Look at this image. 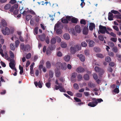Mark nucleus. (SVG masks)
<instances>
[{
    "label": "nucleus",
    "instance_id": "f704fd0d",
    "mask_svg": "<svg viewBox=\"0 0 121 121\" xmlns=\"http://www.w3.org/2000/svg\"><path fill=\"white\" fill-rule=\"evenodd\" d=\"M62 22L63 23H68V21L66 18H62L61 20Z\"/></svg>",
    "mask_w": 121,
    "mask_h": 121
},
{
    "label": "nucleus",
    "instance_id": "1a4fd4ad",
    "mask_svg": "<svg viewBox=\"0 0 121 121\" xmlns=\"http://www.w3.org/2000/svg\"><path fill=\"white\" fill-rule=\"evenodd\" d=\"M84 71V69L81 67H78L76 69V71L78 73L83 72Z\"/></svg>",
    "mask_w": 121,
    "mask_h": 121
},
{
    "label": "nucleus",
    "instance_id": "13d9d810",
    "mask_svg": "<svg viewBox=\"0 0 121 121\" xmlns=\"http://www.w3.org/2000/svg\"><path fill=\"white\" fill-rule=\"evenodd\" d=\"M38 27H36L34 30V34H37L38 33Z\"/></svg>",
    "mask_w": 121,
    "mask_h": 121
},
{
    "label": "nucleus",
    "instance_id": "7ed1b4c3",
    "mask_svg": "<svg viewBox=\"0 0 121 121\" xmlns=\"http://www.w3.org/2000/svg\"><path fill=\"white\" fill-rule=\"evenodd\" d=\"M79 46L78 45H75L71 47L70 48L71 52L72 53H74L76 52L79 50Z\"/></svg>",
    "mask_w": 121,
    "mask_h": 121
},
{
    "label": "nucleus",
    "instance_id": "a878e982",
    "mask_svg": "<svg viewBox=\"0 0 121 121\" xmlns=\"http://www.w3.org/2000/svg\"><path fill=\"white\" fill-rule=\"evenodd\" d=\"M56 42V39L55 38H52L50 40V43L51 44H55Z\"/></svg>",
    "mask_w": 121,
    "mask_h": 121
},
{
    "label": "nucleus",
    "instance_id": "3c124183",
    "mask_svg": "<svg viewBox=\"0 0 121 121\" xmlns=\"http://www.w3.org/2000/svg\"><path fill=\"white\" fill-rule=\"evenodd\" d=\"M31 55L30 53H28L26 56V58L27 59H30L31 57Z\"/></svg>",
    "mask_w": 121,
    "mask_h": 121
},
{
    "label": "nucleus",
    "instance_id": "2eb2a0df",
    "mask_svg": "<svg viewBox=\"0 0 121 121\" xmlns=\"http://www.w3.org/2000/svg\"><path fill=\"white\" fill-rule=\"evenodd\" d=\"M95 24L92 23H91L90 24V25L89 27V29L90 30H92L93 28H95Z\"/></svg>",
    "mask_w": 121,
    "mask_h": 121
},
{
    "label": "nucleus",
    "instance_id": "39448f33",
    "mask_svg": "<svg viewBox=\"0 0 121 121\" xmlns=\"http://www.w3.org/2000/svg\"><path fill=\"white\" fill-rule=\"evenodd\" d=\"M107 29L106 28L105 26H104L101 25L99 26V32L102 34H104Z\"/></svg>",
    "mask_w": 121,
    "mask_h": 121
},
{
    "label": "nucleus",
    "instance_id": "f8f14e48",
    "mask_svg": "<svg viewBox=\"0 0 121 121\" xmlns=\"http://www.w3.org/2000/svg\"><path fill=\"white\" fill-rule=\"evenodd\" d=\"M76 75V73H74L72 74L71 78V80L73 82H75V80H74V79L75 78Z\"/></svg>",
    "mask_w": 121,
    "mask_h": 121
},
{
    "label": "nucleus",
    "instance_id": "f3484780",
    "mask_svg": "<svg viewBox=\"0 0 121 121\" xmlns=\"http://www.w3.org/2000/svg\"><path fill=\"white\" fill-rule=\"evenodd\" d=\"M88 32V29L86 27H84L83 30V33L85 35H87Z\"/></svg>",
    "mask_w": 121,
    "mask_h": 121
},
{
    "label": "nucleus",
    "instance_id": "603ef678",
    "mask_svg": "<svg viewBox=\"0 0 121 121\" xmlns=\"http://www.w3.org/2000/svg\"><path fill=\"white\" fill-rule=\"evenodd\" d=\"M78 80L79 81H80L81 80L82 78V76L80 74H79L77 77Z\"/></svg>",
    "mask_w": 121,
    "mask_h": 121
},
{
    "label": "nucleus",
    "instance_id": "bf43d9fd",
    "mask_svg": "<svg viewBox=\"0 0 121 121\" xmlns=\"http://www.w3.org/2000/svg\"><path fill=\"white\" fill-rule=\"evenodd\" d=\"M113 28L115 30L117 31H118L119 29L118 27L116 26H113Z\"/></svg>",
    "mask_w": 121,
    "mask_h": 121
},
{
    "label": "nucleus",
    "instance_id": "8fccbe9b",
    "mask_svg": "<svg viewBox=\"0 0 121 121\" xmlns=\"http://www.w3.org/2000/svg\"><path fill=\"white\" fill-rule=\"evenodd\" d=\"M111 13L114 14H119L120 13H119L117 11L114 10H111Z\"/></svg>",
    "mask_w": 121,
    "mask_h": 121
},
{
    "label": "nucleus",
    "instance_id": "6ab92c4d",
    "mask_svg": "<svg viewBox=\"0 0 121 121\" xmlns=\"http://www.w3.org/2000/svg\"><path fill=\"white\" fill-rule=\"evenodd\" d=\"M1 25L3 27L7 26V23L4 19H2L1 20Z\"/></svg>",
    "mask_w": 121,
    "mask_h": 121
},
{
    "label": "nucleus",
    "instance_id": "e2e57ef3",
    "mask_svg": "<svg viewBox=\"0 0 121 121\" xmlns=\"http://www.w3.org/2000/svg\"><path fill=\"white\" fill-rule=\"evenodd\" d=\"M97 102L98 103H100L102 102L103 101V100L101 98L100 99H97Z\"/></svg>",
    "mask_w": 121,
    "mask_h": 121
},
{
    "label": "nucleus",
    "instance_id": "72a5a7b5",
    "mask_svg": "<svg viewBox=\"0 0 121 121\" xmlns=\"http://www.w3.org/2000/svg\"><path fill=\"white\" fill-rule=\"evenodd\" d=\"M9 53L10 57L12 59H14V56L13 52L11 51H9Z\"/></svg>",
    "mask_w": 121,
    "mask_h": 121
},
{
    "label": "nucleus",
    "instance_id": "864d4df0",
    "mask_svg": "<svg viewBox=\"0 0 121 121\" xmlns=\"http://www.w3.org/2000/svg\"><path fill=\"white\" fill-rule=\"evenodd\" d=\"M21 49L24 51V49L25 48V47H24V45L23 44H22L20 45Z\"/></svg>",
    "mask_w": 121,
    "mask_h": 121
},
{
    "label": "nucleus",
    "instance_id": "de8ad7c7",
    "mask_svg": "<svg viewBox=\"0 0 121 121\" xmlns=\"http://www.w3.org/2000/svg\"><path fill=\"white\" fill-rule=\"evenodd\" d=\"M84 53L86 55L88 56L89 55V51L88 49H86L85 50Z\"/></svg>",
    "mask_w": 121,
    "mask_h": 121
},
{
    "label": "nucleus",
    "instance_id": "37998d69",
    "mask_svg": "<svg viewBox=\"0 0 121 121\" xmlns=\"http://www.w3.org/2000/svg\"><path fill=\"white\" fill-rule=\"evenodd\" d=\"M49 76L50 78H52L53 77V73L51 71H49Z\"/></svg>",
    "mask_w": 121,
    "mask_h": 121
},
{
    "label": "nucleus",
    "instance_id": "dca6fc26",
    "mask_svg": "<svg viewBox=\"0 0 121 121\" xmlns=\"http://www.w3.org/2000/svg\"><path fill=\"white\" fill-rule=\"evenodd\" d=\"M63 37L64 39L66 40L69 39L70 37L69 35L67 33H66L63 35Z\"/></svg>",
    "mask_w": 121,
    "mask_h": 121
},
{
    "label": "nucleus",
    "instance_id": "a211bd4d",
    "mask_svg": "<svg viewBox=\"0 0 121 121\" xmlns=\"http://www.w3.org/2000/svg\"><path fill=\"white\" fill-rule=\"evenodd\" d=\"M113 14L110 12H109L108 13V18L109 20H112L113 19Z\"/></svg>",
    "mask_w": 121,
    "mask_h": 121
},
{
    "label": "nucleus",
    "instance_id": "aec40b11",
    "mask_svg": "<svg viewBox=\"0 0 121 121\" xmlns=\"http://www.w3.org/2000/svg\"><path fill=\"white\" fill-rule=\"evenodd\" d=\"M34 84L36 86H38L40 88H41L42 87V84L40 81L38 83L37 82H35Z\"/></svg>",
    "mask_w": 121,
    "mask_h": 121
},
{
    "label": "nucleus",
    "instance_id": "423d86ee",
    "mask_svg": "<svg viewBox=\"0 0 121 121\" xmlns=\"http://www.w3.org/2000/svg\"><path fill=\"white\" fill-rule=\"evenodd\" d=\"M95 71L99 73L100 75L103 74L104 72V71L101 69H99L97 66H95Z\"/></svg>",
    "mask_w": 121,
    "mask_h": 121
},
{
    "label": "nucleus",
    "instance_id": "f257e3e1",
    "mask_svg": "<svg viewBox=\"0 0 121 121\" xmlns=\"http://www.w3.org/2000/svg\"><path fill=\"white\" fill-rule=\"evenodd\" d=\"M60 26V24L57 23L56 24L54 28V30L56 31L57 34H61L62 32L61 29L59 28Z\"/></svg>",
    "mask_w": 121,
    "mask_h": 121
},
{
    "label": "nucleus",
    "instance_id": "58836bf2",
    "mask_svg": "<svg viewBox=\"0 0 121 121\" xmlns=\"http://www.w3.org/2000/svg\"><path fill=\"white\" fill-rule=\"evenodd\" d=\"M113 50L114 52L115 53L118 52V51L117 48L116 47H114L113 48Z\"/></svg>",
    "mask_w": 121,
    "mask_h": 121
},
{
    "label": "nucleus",
    "instance_id": "c85d7f7f",
    "mask_svg": "<svg viewBox=\"0 0 121 121\" xmlns=\"http://www.w3.org/2000/svg\"><path fill=\"white\" fill-rule=\"evenodd\" d=\"M64 59L65 61H68L70 60V56L68 55L64 57Z\"/></svg>",
    "mask_w": 121,
    "mask_h": 121
},
{
    "label": "nucleus",
    "instance_id": "a18cd8bd",
    "mask_svg": "<svg viewBox=\"0 0 121 121\" xmlns=\"http://www.w3.org/2000/svg\"><path fill=\"white\" fill-rule=\"evenodd\" d=\"M32 16L30 15H28L26 16V19L27 21H29L31 18Z\"/></svg>",
    "mask_w": 121,
    "mask_h": 121
},
{
    "label": "nucleus",
    "instance_id": "4c0bfd02",
    "mask_svg": "<svg viewBox=\"0 0 121 121\" xmlns=\"http://www.w3.org/2000/svg\"><path fill=\"white\" fill-rule=\"evenodd\" d=\"M96 56L97 57L101 58H102L104 57V56L102 54L100 53L97 54H96Z\"/></svg>",
    "mask_w": 121,
    "mask_h": 121
},
{
    "label": "nucleus",
    "instance_id": "412c9836",
    "mask_svg": "<svg viewBox=\"0 0 121 121\" xmlns=\"http://www.w3.org/2000/svg\"><path fill=\"white\" fill-rule=\"evenodd\" d=\"M61 69L63 70H65L67 69V65L65 63H63L62 65L61 66Z\"/></svg>",
    "mask_w": 121,
    "mask_h": 121
},
{
    "label": "nucleus",
    "instance_id": "4468645a",
    "mask_svg": "<svg viewBox=\"0 0 121 121\" xmlns=\"http://www.w3.org/2000/svg\"><path fill=\"white\" fill-rule=\"evenodd\" d=\"M75 30L76 32L78 33H79L81 31L80 27L78 25H77L75 26Z\"/></svg>",
    "mask_w": 121,
    "mask_h": 121
},
{
    "label": "nucleus",
    "instance_id": "0eeeda50",
    "mask_svg": "<svg viewBox=\"0 0 121 121\" xmlns=\"http://www.w3.org/2000/svg\"><path fill=\"white\" fill-rule=\"evenodd\" d=\"M62 64L63 63L60 62H57L56 64V69H61V66L62 65Z\"/></svg>",
    "mask_w": 121,
    "mask_h": 121
},
{
    "label": "nucleus",
    "instance_id": "20e7f679",
    "mask_svg": "<svg viewBox=\"0 0 121 121\" xmlns=\"http://www.w3.org/2000/svg\"><path fill=\"white\" fill-rule=\"evenodd\" d=\"M2 31L3 34L5 35H9L10 33L9 29L7 27H5L4 30H2Z\"/></svg>",
    "mask_w": 121,
    "mask_h": 121
},
{
    "label": "nucleus",
    "instance_id": "9d476101",
    "mask_svg": "<svg viewBox=\"0 0 121 121\" xmlns=\"http://www.w3.org/2000/svg\"><path fill=\"white\" fill-rule=\"evenodd\" d=\"M78 56L80 60L82 61H84L85 59V57L83 55L81 54L80 55H78Z\"/></svg>",
    "mask_w": 121,
    "mask_h": 121
},
{
    "label": "nucleus",
    "instance_id": "c03bdc74",
    "mask_svg": "<svg viewBox=\"0 0 121 121\" xmlns=\"http://www.w3.org/2000/svg\"><path fill=\"white\" fill-rule=\"evenodd\" d=\"M105 61L108 62H109L111 60V59L110 57H107L105 58Z\"/></svg>",
    "mask_w": 121,
    "mask_h": 121
},
{
    "label": "nucleus",
    "instance_id": "774afa93",
    "mask_svg": "<svg viewBox=\"0 0 121 121\" xmlns=\"http://www.w3.org/2000/svg\"><path fill=\"white\" fill-rule=\"evenodd\" d=\"M110 35L111 36L114 37H116V34L112 32L110 33Z\"/></svg>",
    "mask_w": 121,
    "mask_h": 121
},
{
    "label": "nucleus",
    "instance_id": "0e129e2a",
    "mask_svg": "<svg viewBox=\"0 0 121 121\" xmlns=\"http://www.w3.org/2000/svg\"><path fill=\"white\" fill-rule=\"evenodd\" d=\"M80 23L82 24H83L84 25L86 24V22L83 19H82L80 22Z\"/></svg>",
    "mask_w": 121,
    "mask_h": 121
},
{
    "label": "nucleus",
    "instance_id": "ea45409f",
    "mask_svg": "<svg viewBox=\"0 0 121 121\" xmlns=\"http://www.w3.org/2000/svg\"><path fill=\"white\" fill-rule=\"evenodd\" d=\"M84 78L86 80H88L89 79V76L87 74H85L84 75Z\"/></svg>",
    "mask_w": 121,
    "mask_h": 121
},
{
    "label": "nucleus",
    "instance_id": "5701e85b",
    "mask_svg": "<svg viewBox=\"0 0 121 121\" xmlns=\"http://www.w3.org/2000/svg\"><path fill=\"white\" fill-rule=\"evenodd\" d=\"M30 49V47L29 45H26L25 46V48L24 49V51H29Z\"/></svg>",
    "mask_w": 121,
    "mask_h": 121
},
{
    "label": "nucleus",
    "instance_id": "b1692460",
    "mask_svg": "<svg viewBox=\"0 0 121 121\" xmlns=\"http://www.w3.org/2000/svg\"><path fill=\"white\" fill-rule=\"evenodd\" d=\"M67 46V44L65 42H62L61 43V46L62 48H65Z\"/></svg>",
    "mask_w": 121,
    "mask_h": 121
},
{
    "label": "nucleus",
    "instance_id": "cd10ccee",
    "mask_svg": "<svg viewBox=\"0 0 121 121\" xmlns=\"http://www.w3.org/2000/svg\"><path fill=\"white\" fill-rule=\"evenodd\" d=\"M10 49L14 51L15 50V47L14 46V45H13L12 43L10 44Z\"/></svg>",
    "mask_w": 121,
    "mask_h": 121
},
{
    "label": "nucleus",
    "instance_id": "4be33fe9",
    "mask_svg": "<svg viewBox=\"0 0 121 121\" xmlns=\"http://www.w3.org/2000/svg\"><path fill=\"white\" fill-rule=\"evenodd\" d=\"M95 43L92 40H91L89 41V46L90 47H93L95 44Z\"/></svg>",
    "mask_w": 121,
    "mask_h": 121
},
{
    "label": "nucleus",
    "instance_id": "4d7b16f0",
    "mask_svg": "<svg viewBox=\"0 0 121 121\" xmlns=\"http://www.w3.org/2000/svg\"><path fill=\"white\" fill-rule=\"evenodd\" d=\"M16 47H17L19 44V41L18 40H17L15 42Z\"/></svg>",
    "mask_w": 121,
    "mask_h": 121
},
{
    "label": "nucleus",
    "instance_id": "473e14b6",
    "mask_svg": "<svg viewBox=\"0 0 121 121\" xmlns=\"http://www.w3.org/2000/svg\"><path fill=\"white\" fill-rule=\"evenodd\" d=\"M69 32L71 33L72 34L74 35H75V32L74 30V29H69Z\"/></svg>",
    "mask_w": 121,
    "mask_h": 121
},
{
    "label": "nucleus",
    "instance_id": "a19ab883",
    "mask_svg": "<svg viewBox=\"0 0 121 121\" xmlns=\"http://www.w3.org/2000/svg\"><path fill=\"white\" fill-rule=\"evenodd\" d=\"M81 46L83 47H86L87 46L86 43L85 42H82L81 43Z\"/></svg>",
    "mask_w": 121,
    "mask_h": 121
},
{
    "label": "nucleus",
    "instance_id": "ddd939ff",
    "mask_svg": "<svg viewBox=\"0 0 121 121\" xmlns=\"http://www.w3.org/2000/svg\"><path fill=\"white\" fill-rule=\"evenodd\" d=\"M59 70L56 69L55 70L56 76L57 77H59L60 76V71Z\"/></svg>",
    "mask_w": 121,
    "mask_h": 121
},
{
    "label": "nucleus",
    "instance_id": "6e6552de",
    "mask_svg": "<svg viewBox=\"0 0 121 121\" xmlns=\"http://www.w3.org/2000/svg\"><path fill=\"white\" fill-rule=\"evenodd\" d=\"M98 102H94L92 101V102H90L88 104V105L91 107H94L97 104Z\"/></svg>",
    "mask_w": 121,
    "mask_h": 121
},
{
    "label": "nucleus",
    "instance_id": "6e6d98bb",
    "mask_svg": "<svg viewBox=\"0 0 121 121\" xmlns=\"http://www.w3.org/2000/svg\"><path fill=\"white\" fill-rule=\"evenodd\" d=\"M56 39L57 40V41L58 42H60L61 41V38L58 36H56Z\"/></svg>",
    "mask_w": 121,
    "mask_h": 121
},
{
    "label": "nucleus",
    "instance_id": "7c9ffc66",
    "mask_svg": "<svg viewBox=\"0 0 121 121\" xmlns=\"http://www.w3.org/2000/svg\"><path fill=\"white\" fill-rule=\"evenodd\" d=\"M50 48L48 47V48L47 50V54L48 55H49L51 53V50H50Z\"/></svg>",
    "mask_w": 121,
    "mask_h": 121
},
{
    "label": "nucleus",
    "instance_id": "09e8293b",
    "mask_svg": "<svg viewBox=\"0 0 121 121\" xmlns=\"http://www.w3.org/2000/svg\"><path fill=\"white\" fill-rule=\"evenodd\" d=\"M110 40L113 42H116L117 40V38H116L112 37L110 39Z\"/></svg>",
    "mask_w": 121,
    "mask_h": 121
},
{
    "label": "nucleus",
    "instance_id": "5fc2aeb1",
    "mask_svg": "<svg viewBox=\"0 0 121 121\" xmlns=\"http://www.w3.org/2000/svg\"><path fill=\"white\" fill-rule=\"evenodd\" d=\"M72 16H67L66 17V18L68 21H70L72 20Z\"/></svg>",
    "mask_w": 121,
    "mask_h": 121
},
{
    "label": "nucleus",
    "instance_id": "79ce46f5",
    "mask_svg": "<svg viewBox=\"0 0 121 121\" xmlns=\"http://www.w3.org/2000/svg\"><path fill=\"white\" fill-rule=\"evenodd\" d=\"M73 87L75 89L77 90L78 89L79 87V86L78 84L76 83L74 84Z\"/></svg>",
    "mask_w": 121,
    "mask_h": 121
},
{
    "label": "nucleus",
    "instance_id": "e433bc0d",
    "mask_svg": "<svg viewBox=\"0 0 121 121\" xmlns=\"http://www.w3.org/2000/svg\"><path fill=\"white\" fill-rule=\"evenodd\" d=\"M57 56L59 57H61L63 55L62 53L60 51H57L56 52Z\"/></svg>",
    "mask_w": 121,
    "mask_h": 121
},
{
    "label": "nucleus",
    "instance_id": "338daca9",
    "mask_svg": "<svg viewBox=\"0 0 121 121\" xmlns=\"http://www.w3.org/2000/svg\"><path fill=\"white\" fill-rule=\"evenodd\" d=\"M45 41L46 42L47 44H49L50 42V40L49 38L48 37H47L45 39Z\"/></svg>",
    "mask_w": 121,
    "mask_h": 121
},
{
    "label": "nucleus",
    "instance_id": "393cba45",
    "mask_svg": "<svg viewBox=\"0 0 121 121\" xmlns=\"http://www.w3.org/2000/svg\"><path fill=\"white\" fill-rule=\"evenodd\" d=\"M46 66L47 68L49 69L51 67V64L49 61H47L46 63Z\"/></svg>",
    "mask_w": 121,
    "mask_h": 121
},
{
    "label": "nucleus",
    "instance_id": "052dcab7",
    "mask_svg": "<svg viewBox=\"0 0 121 121\" xmlns=\"http://www.w3.org/2000/svg\"><path fill=\"white\" fill-rule=\"evenodd\" d=\"M108 45L110 46V47H113L114 46V43L112 42H109L108 43Z\"/></svg>",
    "mask_w": 121,
    "mask_h": 121
},
{
    "label": "nucleus",
    "instance_id": "680f3d73",
    "mask_svg": "<svg viewBox=\"0 0 121 121\" xmlns=\"http://www.w3.org/2000/svg\"><path fill=\"white\" fill-rule=\"evenodd\" d=\"M76 95L77 97H81L82 96V94L81 93H78L76 94Z\"/></svg>",
    "mask_w": 121,
    "mask_h": 121
},
{
    "label": "nucleus",
    "instance_id": "bb28decb",
    "mask_svg": "<svg viewBox=\"0 0 121 121\" xmlns=\"http://www.w3.org/2000/svg\"><path fill=\"white\" fill-rule=\"evenodd\" d=\"M11 5L9 4H6L4 7V9H5L7 10L9 9L11 7Z\"/></svg>",
    "mask_w": 121,
    "mask_h": 121
},
{
    "label": "nucleus",
    "instance_id": "2f4dec72",
    "mask_svg": "<svg viewBox=\"0 0 121 121\" xmlns=\"http://www.w3.org/2000/svg\"><path fill=\"white\" fill-rule=\"evenodd\" d=\"M71 21L73 23H76L77 22L78 20L77 18L72 17Z\"/></svg>",
    "mask_w": 121,
    "mask_h": 121
},
{
    "label": "nucleus",
    "instance_id": "f03ea898",
    "mask_svg": "<svg viewBox=\"0 0 121 121\" xmlns=\"http://www.w3.org/2000/svg\"><path fill=\"white\" fill-rule=\"evenodd\" d=\"M10 63H9V65L10 67L13 69L15 71L17 72V70L15 67V63L14 60L12 59L10 60Z\"/></svg>",
    "mask_w": 121,
    "mask_h": 121
},
{
    "label": "nucleus",
    "instance_id": "69168bd1",
    "mask_svg": "<svg viewBox=\"0 0 121 121\" xmlns=\"http://www.w3.org/2000/svg\"><path fill=\"white\" fill-rule=\"evenodd\" d=\"M74 99L77 102H79L81 101V100L80 99L77 98H74Z\"/></svg>",
    "mask_w": 121,
    "mask_h": 121
},
{
    "label": "nucleus",
    "instance_id": "c756f323",
    "mask_svg": "<svg viewBox=\"0 0 121 121\" xmlns=\"http://www.w3.org/2000/svg\"><path fill=\"white\" fill-rule=\"evenodd\" d=\"M45 35L43 34V35L39 36L40 39L42 41H44L45 40Z\"/></svg>",
    "mask_w": 121,
    "mask_h": 121
},
{
    "label": "nucleus",
    "instance_id": "c9c22d12",
    "mask_svg": "<svg viewBox=\"0 0 121 121\" xmlns=\"http://www.w3.org/2000/svg\"><path fill=\"white\" fill-rule=\"evenodd\" d=\"M4 57L6 60L9 61L10 60L12 59H11L10 58L8 57V55L6 53L5 54Z\"/></svg>",
    "mask_w": 121,
    "mask_h": 121
},
{
    "label": "nucleus",
    "instance_id": "9b49d317",
    "mask_svg": "<svg viewBox=\"0 0 121 121\" xmlns=\"http://www.w3.org/2000/svg\"><path fill=\"white\" fill-rule=\"evenodd\" d=\"M59 90L60 91L63 92H65L66 91L64 88L62 86V84L61 83H60L59 85Z\"/></svg>",
    "mask_w": 121,
    "mask_h": 121
},
{
    "label": "nucleus",
    "instance_id": "49530a36",
    "mask_svg": "<svg viewBox=\"0 0 121 121\" xmlns=\"http://www.w3.org/2000/svg\"><path fill=\"white\" fill-rule=\"evenodd\" d=\"M88 85V86L91 87H94L95 86V85L93 83H89Z\"/></svg>",
    "mask_w": 121,
    "mask_h": 121
}]
</instances>
